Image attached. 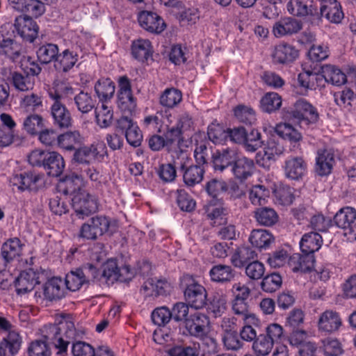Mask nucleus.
<instances>
[{
    "label": "nucleus",
    "mask_w": 356,
    "mask_h": 356,
    "mask_svg": "<svg viewBox=\"0 0 356 356\" xmlns=\"http://www.w3.org/2000/svg\"><path fill=\"white\" fill-rule=\"evenodd\" d=\"M213 153L211 147L209 146L208 143L201 142L197 144L194 152V156L197 164L201 166L207 164L209 157L211 156L212 159Z\"/></svg>",
    "instance_id": "49530a36"
},
{
    "label": "nucleus",
    "mask_w": 356,
    "mask_h": 356,
    "mask_svg": "<svg viewBox=\"0 0 356 356\" xmlns=\"http://www.w3.org/2000/svg\"><path fill=\"white\" fill-rule=\"evenodd\" d=\"M43 270L29 268L22 271L14 283L18 295H24L31 291L37 284H40L44 277Z\"/></svg>",
    "instance_id": "20e7f679"
},
{
    "label": "nucleus",
    "mask_w": 356,
    "mask_h": 356,
    "mask_svg": "<svg viewBox=\"0 0 356 356\" xmlns=\"http://www.w3.org/2000/svg\"><path fill=\"white\" fill-rule=\"evenodd\" d=\"M110 221L105 216L91 218L87 222L83 224L79 236L87 240H95L108 231Z\"/></svg>",
    "instance_id": "39448f33"
},
{
    "label": "nucleus",
    "mask_w": 356,
    "mask_h": 356,
    "mask_svg": "<svg viewBox=\"0 0 356 356\" xmlns=\"http://www.w3.org/2000/svg\"><path fill=\"white\" fill-rule=\"evenodd\" d=\"M210 324L209 318L205 314L195 312L191 314L184 327L188 334L195 338H202L208 333V327Z\"/></svg>",
    "instance_id": "6e6552de"
},
{
    "label": "nucleus",
    "mask_w": 356,
    "mask_h": 356,
    "mask_svg": "<svg viewBox=\"0 0 356 356\" xmlns=\"http://www.w3.org/2000/svg\"><path fill=\"white\" fill-rule=\"evenodd\" d=\"M322 236L316 232L305 234L300 242V248L302 253L314 255L322 245Z\"/></svg>",
    "instance_id": "393cba45"
},
{
    "label": "nucleus",
    "mask_w": 356,
    "mask_h": 356,
    "mask_svg": "<svg viewBox=\"0 0 356 356\" xmlns=\"http://www.w3.org/2000/svg\"><path fill=\"white\" fill-rule=\"evenodd\" d=\"M205 173L203 166L198 164L191 165L183 173V180L188 186H194L202 182Z\"/></svg>",
    "instance_id": "c9c22d12"
},
{
    "label": "nucleus",
    "mask_w": 356,
    "mask_h": 356,
    "mask_svg": "<svg viewBox=\"0 0 356 356\" xmlns=\"http://www.w3.org/2000/svg\"><path fill=\"white\" fill-rule=\"evenodd\" d=\"M237 332L224 334L222 341L227 350H237L242 348L243 343Z\"/></svg>",
    "instance_id": "338daca9"
},
{
    "label": "nucleus",
    "mask_w": 356,
    "mask_h": 356,
    "mask_svg": "<svg viewBox=\"0 0 356 356\" xmlns=\"http://www.w3.org/2000/svg\"><path fill=\"white\" fill-rule=\"evenodd\" d=\"M23 244L18 238H13L6 241L1 247L3 259L9 262L20 254Z\"/></svg>",
    "instance_id": "f704fd0d"
},
{
    "label": "nucleus",
    "mask_w": 356,
    "mask_h": 356,
    "mask_svg": "<svg viewBox=\"0 0 356 356\" xmlns=\"http://www.w3.org/2000/svg\"><path fill=\"white\" fill-rule=\"evenodd\" d=\"M273 341L265 334H259L252 344V349L257 356L268 355L273 346Z\"/></svg>",
    "instance_id": "ea45409f"
},
{
    "label": "nucleus",
    "mask_w": 356,
    "mask_h": 356,
    "mask_svg": "<svg viewBox=\"0 0 356 356\" xmlns=\"http://www.w3.org/2000/svg\"><path fill=\"white\" fill-rule=\"evenodd\" d=\"M13 25L10 23L5 24L0 27V33L3 38L0 41V53L4 54L7 56V51L13 49V47L17 44L11 36L14 34V31H12L11 34H9L8 30L12 29Z\"/></svg>",
    "instance_id": "37998d69"
},
{
    "label": "nucleus",
    "mask_w": 356,
    "mask_h": 356,
    "mask_svg": "<svg viewBox=\"0 0 356 356\" xmlns=\"http://www.w3.org/2000/svg\"><path fill=\"white\" fill-rule=\"evenodd\" d=\"M88 150L92 162L93 161H102L105 156H107V148L105 143L102 141L93 143L90 146H88Z\"/></svg>",
    "instance_id": "e2e57ef3"
},
{
    "label": "nucleus",
    "mask_w": 356,
    "mask_h": 356,
    "mask_svg": "<svg viewBox=\"0 0 356 356\" xmlns=\"http://www.w3.org/2000/svg\"><path fill=\"white\" fill-rule=\"evenodd\" d=\"M254 217L259 225L265 227H272L279 221V216L276 211L267 207L256 209Z\"/></svg>",
    "instance_id": "bb28decb"
},
{
    "label": "nucleus",
    "mask_w": 356,
    "mask_h": 356,
    "mask_svg": "<svg viewBox=\"0 0 356 356\" xmlns=\"http://www.w3.org/2000/svg\"><path fill=\"white\" fill-rule=\"evenodd\" d=\"M269 196V191L262 185L252 186L249 192V199L253 204L262 205Z\"/></svg>",
    "instance_id": "5fc2aeb1"
},
{
    "label": "nucleus",
    "mask_w": 356,
    "mask_h": 356,
    "mask_svg": "<svg viewBox=\"0 0 356 356\" xmlns=\"http://www.w3.org/2000/svg\"><path fill=\"white\" fill-rule=\"evenodd\" d=\"M320 15L333 23H339L343 18L340 3L337 0H323Z\"/></svg>",
    "instance_id": "5701e85b"
},
{
    "label": "nucleus",
    "mask_w": 356,
    "mask_h": 356,
    "mask_svg": "<svg viewBox=\"0 0 356 356\" xmlns=\"http://www.w3.org/2000/svg\"><path fill=\"white\" fill-rule=\"evenodd\" d=\"M227 300L225 298L219 294H215L209 300L208 309L213 314L215 317L221 316L226 310Z\"/></svg>",
    "instance_id": "6e6d98bb"
},
{
    "label": "nucleus",
    "mask_w": 356,
    "mask_h": 356,
    "mask_svg": "<svg viewBox=\"0 0 356 356\" xmlns=\"http://www.w3.org/2000/svg\"><path fill=\"white\" fill-rule=\"evenodd\" d=\"M24 72L22 74L14 70L13 67H3L1 69V74L17 90L26 91L31 90L35 84V76L39 75L42 71L40 65L32 60L30 56L24 58L21 64Z\"/></svg>",
    "instance_id": "f03ea898"
},
{
    "label": "nucleus",
    "mask_w": 356,
    "mask_h": 356,
    "mask_svg": "<svg viewBox=\"0 0 356 356\" xmlns=\"http://www.w3.org/2000/svg\"><path fill=\"white\" fill-rule=\"evenodd\" d=\"M177 204L183 211L191 212L196 206L193 198L184 189L177 191Z\"/></svg>",
    "instance_id": "de8ad7c7"
},
{
    "label": "nucleus",
    "mask_w": 356,
    "mask_h": 356,
    "mask_svg": "<svg viewBox=\"0 0 356 356\" xmlns=\"http://www.w3.org/2000/svg\"><path fill=\"white\" fill-rule=\"evenodd\" d=\"M304 314L300 309H294L291 312L287 318L286 326L292 328V336L291 337V343H292L293 337L297 334H305V332L299 330L298 326L303 323Z\"/></svg>",
    "instance_id": "79ce46f5"
},
{
    "label": "nucleus",
    "mask_w": 356,
    "mask_h": 356,
    "mask_svg": "<svg viewBox=\"0 0 356 356\" xmlns=\"http://www.w3.org/2000/svg\"><path fill=\"white\" fill-rule=\"evenodd\" d=\"M118 105L121 111H134L136 108V99L131 92L118 93Z\"/></svg>",
    "instance_id": "0e129e2a"
},
{
    "label": "nucleus",
    "mask_w": 356,
    "mask_h": 356,
    "mask_svg": "<svg viewBox=\"0 0 356 356\" xmlns=\"http://www.w3.org/2000/svg\"><path fill=\"white\" fill-rule=\"evenodd\" d=\"M260 104L263 111H275L281 107L282 99L278 94L269 92L261 98Z\"/></svg>",
    "instance_id": "c03bdc74"
},
{
    "label": "nucleus",
    "mask_w": 356,
    "mask_h": 356,
    "mask_svg": "<svg viewBox=\"0 0 356 356\" xmlns=\"http://www.w3.org/2000/svg\"><path fill=\"white\" fill-rule=\"evenodd\" d=\"M275 132L283 139H287L292 143L301 140L302 135L289 123H281L276 126Z\"/></svg>",
    "instance_id": "4c0bfd02"
},
{
    "label": "nucleus",
    "mask_w": 356,
    "mask_h": 356,
    "mask_svg": "<svg viewBox=\"0 0 356 356\" xmlns=\"http://www.w3.org/2000/svg\"><path fill=\"white\" fill-rule=\"evenodd\" d=\"M74 154L71 159V165H89L92 160L88 150V146L82 145L74 149Z\"/></svg>",
    "instance_id": "680f3d73"
},
{
    "label": "nucleus",
    "mask_w": 356,
    "mask_h": 356,
    "mask_svg": "<svg viewBox=\"0 0 356 356\" xmlns=\"http://www.w3.org/2000/svg\"><path fill=\"white\" fill-rule=\"evenodd\" d=\"M341 325L342 321L339 314L334 310H325L320 315L318 321L319 330L326 333L339 330Z\"/></svg>",
    "instance_id": "6ab92c4d"
},
{
    "label": "nucleus",
    "mask_w": 356,
    "mask_h": 356,
    "mask_svg": "<svg viewBox=\"0 0 356 356\" xmlns=\"http://www.w3.org/2000/svg\"><path fill=\"white\" fill-rule=\"evenodd\" d=\"M238 154L236 149L229 147L216 150L212 154L213 170L222 172L228 167H232Z\"/></svg>",
    "instance_id": "9b49d317"
},
{
    "label": "nucleus",
    "mask_w": 356,
    "mask_h": 356,
    "mask_svg": "<svg viewBox=\"0 0 356 356\" xmlns=\"http://www.w3.org/2000/svg\"><path fill=\"white\" fill-rule=\"evenodd\" d=\"M292 114L291 120L294 124H298L300 127H308L311 124L316 123L318 120V113H289Z\"/></svg>",
    "instance_id": "3c124183"
},
{
    "label": "nucleus",
    "mask_w": 356,
    "mask_h": 356,
    "mask_svg": "<svg viewBox=\"0 0 356 356\" xmlns=\"http://www.w3.org/2000/svg\"><path fill=\"white\" fill-rule=\"evenodd\" d=\"M115 84L110 79H100L95 86V92L102 102V108H108L107 104L113 98L115 93Z\"/></svg>",
    "instance_id": "4be33fe9"
},
{
    "label": "nucleus",
    "mask_w": 356,
    "mask_h": 356,
    "mask_svg": "<svg viewBox=\"0 0 356 356\" xmlns=\"http://www.w3.org/2000/svg\"><path fill=\"white\" fill-rule=\"evenodd\" d=\"M236 275V270L229 265H215L209 270L211 280L217 283H230L234 280Z\"/></svg>",
    "instance_id": "b1692460"
},
{
    "label": "nucleus",
    "mask_w": 356,
    "mask_h": 356,
    "mask_svg": "<svg viewBox=\"0 0 356 356\" xmlns=\"http://www.w3.org/2000/svg\"><path fill=\"white\" fill-rule=\"evenodd\" d=\"M287 9L291 14L296 16L304 17L311 15L313 17L316 16L317 19L319 18L317 8L312 6L308 7L299 0H291L287 4Z\"/></svg>",
    "instance_id": "72a5a7b5"
},
{
    "label": "nucleus",
    "mask_w": 356,
    "mask_h": 356,
    "mask_svg": "<svg viewBox=\"0 0 356 356\" xmlns=\"http://www.w3.org/2000/svg\"><path fill=\"white\" fill-rule=\"evenodd\" d=\"M47 155L44 168L47 171V174L53 177L60 176L65 166L64 159L55 152L48 153Z\"/></svg>",
    "instance_id": "c85d7f7f"
},
{
    "label": "nucleus",
    "mask_w": 356,
    "mask_h": 356,
    "mask_svg": "<svg viewBox=\"0 0 356 356\" xmlns=\"http://www.w3.org/2000/svg\"><path fill=\"white\" fill-rule=\"evenodd\" d=\"M138 19L140 26L150 33H160L165 28L163 19L151 11L144 10L140 13Z\"/></svg>",
    "instance_id": "4468645a"
},
{
    "label": "nucleus",
    "mask_w": 356,
    "mask_h": 356,
    "mask_svg": "<svg viewBox=\"0 0 356 356\" xmlns=\"http://www.w3.org/2000/svg\"><path fill=\"white\" fill-rule=\"evenodd\" d=\"M44 176L32 172H24L20 174L13 175L10 183L12 186H17L20 191H29L37 192L43 184Z\"/></svg>",
    "instance_id": "0eeeda50"
},
{
    "label": "nucleus",
    "mask_w": 356,
    "mask_h": 356,
    "mask_svg": "<svg viewBox=\"0 0 356 356\" xmlns=\"http://www.w3.org/2000/svg\"><path fill=\"white\" fill-rule=\"evenodd\" d=\"M321 70L322 72L324 73L327 83L340 86L343 85L347 81L346 74L334 65H325L321 66Z\"/></svg>",
    "instance_id": "473e14b6"
},
{
    "label": "nucleus",
    "mask_w": 356,
    "mask_h": 356,
    "mask_svg": "<svg viewBox=\"0 0 356 356\" xmlns=\"http://www.w3.org/2000/svg\"><path fill=\"white\" fill-rule=\"evenodd\" d=\"M334 164V153L332 149H321L317 151L315 164L317 175L321 177L330 175Z\"/></svg>",
    "instance_id": "ddd939ff"
},
{
    "label": "nucleus",
    "mask_w": 356,
    "mask_h": 356,
    "mask_svg": "<svg viewBox=\"0 0 356 356\" xmlns=\"http://www.w3.org/2000/svg\"><path fill=\"white\" fill-rule=\"evenodd\" d=\"M72 207L79 218H84L98 209L97 200L86 191L76 193L74 195Z\"/></svg>",
    "instance_id": "423d86ee"
},
{
    "label": "nucleus",
    "mask_w": 356,
    "mask_h": 356,
    "mask_svg": "<svg viewBox=\"0 0 356 356\" xmlns=\"http://www.w3.org/2000/svg\"><path fill=\"white\" fill-rule=\"evenodd\" d=\"M299 56L298 50L287 43H280L275 46L273 58L275 63L289 64L293 62Z\"/></svg>",
    "instance_id": "412c9836"
},
{
    "label": "nucleus",
    "mask_w": 356,
    "mask_h": 356,
    "mask_svg": "<svg viewBox=\"0 0 356 356\" xmlns=\"http://www.w3.org/2000/svg\"><path fill=\"white\" fill-rule=\"evenodd\" d=\"M205 188L211 197L216 198L220 194L226 192L228 186L224 180L214 178L207 183Z\"/></svg>",
    "instance_id": "4d7b16f0"
},
{
    "label": "nucleus",
    "mask_w": 356,
    "mask_h": 356,
    "mask_svg": "<svg viewBox=\"0 0 356 356\" xmlns=\"http://www.w3.org/2000/svg\"><path fill=\"white\" fill-rule=\"evenodd\" d=\"M64 284L67 285V275L65 276L64 282L60 277H52L44 284L42 293L38 291L35 293V297L51 301L59 300L64 297Z\"/></svg>",
    "instance_id": "9d476101"
},
{
    "label": "nucleus",
    "mask_w": 356,
    "mask_h": 356,
    "mask_svg": "<svg viewBox=\"0 0 356 356\" xmlns=\"http://www.w3.org/2000/svg\"><path fill=\"white\" fill-rule=\"evenodd\" d=\"M39 140L45 145H53L54 143H60L64 140L65 134L58 135L53 130L44 129L39 132Z\"/></svg>",
    "instance_id": "69168bd1"
},
{
    "label": "nucleus",
    "mask_w": 356,
    "mask_h": 356,
    "mask_svg": "<svg viewBox=\"0 0 356 356\" xmlns=\"http://www.w3.org/2000/svg\"><path fill=\"white\" fill-rule=\"evenodd\" d=\"M314 262V255L305 253H294L288 259V264L294 273H305L312 271Z\"/></svg>",
    "instance_id": "f3484780"
},
{
    "label": "nucleus",
    "mask_w": 356,
    "mask_h": 356,
    "mask_svg": "<svg viewBox=\"0 0 356 356\" xmlns=\"http://www.w3.org/2000/svg\"><path fill=\"white\" fill-rule=\"evenodd\" d=\"M254 170V163L252 159L245 156H236L232 166V172L236 179L243 181L250 177Z\"/></svg>",
    "instance_id": "aec40b11"
},
{
    "label": "nucleus",
    "mask_w": 356,
    "mask_h": 356,
    "mask_svg": "<svg viewBox=\"0 0 356 356\" xmlns=\"http://www.w3.org/2000/svg\"><path fill=\"white\" fill-rule=\"evenodd\" d=\"M298 81L300 86L310 90L321 88L326 82L321 67L318 72L308 70L300 73L298 76Z\"/></svg>",
    "instance_id": "a211bd4d"
},
{
    "label": "nucleus",
    "mask_w": 356,
    "mask_h": 356,
    "mask_svg": "<svg viewBox=\"0 0 356 356\" xmlns=\"http://www.w3.org/2000/svg\"><path fill=\"white\" fill-rule=\"evenodd\" d=\"M249 241L252 246L259 250H262L269 248L274 243L275 238L269 231L259 229L252 231L249 237Z\"/></svg>",
    "instance_id": "a878e982"
},
{
    "label": "nucleus",
    "mask_w": 356,
    "mask_h": 356,
    "mask_svg": "<svg viewBox=\"0 0 356 356\" xmlns=\"http://www.w3.org/2000/svg\"><path fill=\"white\" fill-rule=\"evenodd\" d=\"M335 225L344 230L354 223L356 220V209L351 207L341 208L334 216Z\"/></svg>",
    "instance_id": "c756f323"
},
{
    "label": "nucleus",
    "mask_w": 356,
    "mask_h": 356,
    "mask_svg": "<svg viewBox=\"0 0 356 356\" xmlns=\"http://www.w3.org/2000/svg\"><path fill=\"white\" fill-rule=\"evenodd\" d=\"M257 257V253L248 246L238 248L231 257V263L236 268H243Z\"/></svg>",
    "instance_id": "cd10ccee"
},
{
    "label": "nucleus",
    "mask_w": 356,
    "mask_h": 356,
    "mask_svg": "<svg viewBox=\"0 0 356 356\" xmlns=\"http://www.w3.org/2000/svg\"><path fill=\"white\" fill-rule=\"evenodd\" d=\"M179 284L184 300L191 307L201 309L207 305V291L193 275L184 274L180 277Z\"/></svg>",
    "instance_id": "7ed1b4c3"
},
{
    "label": "nucleus",
    "mask_w": 356,
    "mask_h": 356,
    "mask_svg": "<svg viewBox=\"0 0 356 356\" xmlns=\"http://www.w3.org/2000/svg\"><path fill=\"white\" fill-rule=\"evenodd\" d=\"M182 99V95L179 90L171 88L165 90L160 98L161 104L169 108L178 104Z\"/></svg>",
    "instance_id": "09e8293b"
},
{
    "label": "nucleus",
    "mask_w": 356,
    "mask_h": 356,
    "mask_svg": "<svg viewBox=\"0 0 356 356\" xmlns=\"http://www.w3.org/2000/svg\"><path fill=\"white\" fill-rule=\"evenodd\" d=\"M190 305L186 302H177L174 305L170 313L172 314V320L176 322L186 323L188 319Z\"/></svg>",
    "instance_id": "bf43d9fd"
},
{
    "label": "nucleus",
    "mask_w": 356,
    "mask_h": 356,
    "mask_svg": "<svg viewBox=\"0 0 356 356\" xmlns=\"http://www.w3.org/2000/svg\"><path fill=\"white\" fill-rule=\"evenodd\" d=\"M65 313L56 315L55 325H45L40 329L42 339L32 341L28 346L26 353L28 356H51V348L48 343H51L58 350V354L67 351V325Z\"/></svg>",
    "instance_id": "f257e3e1"
},
{
    "label": "nucleus",
    "mask_w": 356,
    "mask_h": 356,
    "mask_svg": "<svg viewBox=\"0 0 356 356\" xmlns=\"http://www.w3.org/2000/svg\"><path fill=\"white\" fill-rule=\"evenodd\" d=\"M282 284V277L278 273H271L264 277L261 288L265 292L273 293L279 289Z\"/></svg>",
    "instance_id": "603ef678"
},
{
    "label": "nucleus",
    "mask_w": 356,
    "mask_h": 356,
    "mask_svg": "<svg viewBox=\"0 0 356 356\" xmlns=\"http://www.w3.org/2000/svg\"><path fill=\"white\" fill-rule=\"evenodd\" d=\"M265 268L261 262L258 261H252L245 266V273L248 277L252 280H259L261 278L264 274Z\"/></svg>",
    "instance_id": "774afa93"
},
{
    "label": "nucleus",
    "mask_w": 356,
    "mask_h": 356,
    "mask_svg": "<svg viewBox=\"0 0 356 356\" xmlns=\"http://www.w3.org/2000/svg\"><path fill=\"white\" fill-rule=\"evenodd\" d=\"M152 320L155 325L165 326L172 320L170 310L166 307L155 309L152 313Z\"/></svg>",
    "instance_id": "052dcab7"
},
{
    "label": "nucleus",
    "mask_w": 356,
    "mask_h": 356,
    "mask_svg": "<svg viewBox=\"0 0 356 356\" xmlns=\"http://www.w3.org/2000/svg\"><path fill=\"white\" fill-rule=\"evenodd\" d=\"M302 29V23L293 17H284L276 22L273 27L274 35L277 38L291 35Z\"/></svg>",
    "instance_id": "2eb2a0df"
},
{
    "label": "nucleus",
    "mask_w": 356,
    "mask_h": 356,
    "mask_svg": "<svg viewBox=\"0 0 356 356\" xmlns=\"http://www.w3.org/2000/svg\"><path fill=\"white\" fill-rule=\"evenodd\" d=\"M86 275L83 270L76 268L75 270H71L68 274V290L76 291L80 289L82 285L87 283Z\"/></svg>",
    "instance_id": "8fccbe9b"
},
{
    "label": "nucleus",
    "mask_w": 356,
    "mask_h": 356,
    "mask_svg": "<svg viewBox=\"0 0 356 356\" xmlns=\"http://www.w3.org/2000/svg\"><path fill=\"white\" fill-rule=\"evenodd\" d=\"M14 26L18 35L26 42H33L38 36L39 27L31 16L17 17Z\"/></svg>",
    "instance_id": "1a4fd4ad"
},
{
    "label": "nucleus",
    "mask_w": 356,
    "mask_h": 356,
    "mask_svg": "<svg viewBox=\"0 0 356 356\" xmlns=\"http://www.w3.org/2000/svg\"><path fill=\"white\" fill-rule=\"evenodd\" d=\"M131 54L134 58L140 62L147 60L152 56L151 42L148 40L139 39L133 42Z\"/></svg>",
    "instance_id": "7c9ffc66"
},
{
    "label": "nucleus",
    "mask_w": 356,
    "mask_h": 356,
    "mask_svg": "<svg viewBox=\"0 0 356 356\" xmlns=\"http://www.w3.org/2000/svg\"><path fill=\"white\" fill-rule=\"evenodd\" d=\"M57 45L48 43L41 46L37 51V56L41 63L47 64L58 56Z\"/></svg>",
    "instance_id": "58836bf2"
},
{
    "label": "nucleus",
    "mask_w": 356,
    "mask_h": 356,
    "mask_svg": "<svg viewBox=\"0 0 356 356\" xmlns=\"http://www.w3.org/2000/svg\"><path fill=\"white\" fill-rule=\"evenodd\" d=\"M72 356H95V348L90 343L83 341H76L71 347Z\"/></svg>",
    "instance_id": "864d4df0"
},
{
    "label": "nucleus",
    "mask_w": 356,
    "mask_h": 356,
    "mask_svg": "<svg viewBox=\"0 0 356 356\" xmlns=\"http://www.w3.org/2000/svg\"><path fill=\"white\" fill-rule=\"evenodd\" d=\"M58 0H29L25 13L38 17L45 12V5L56 3Z\"/></svg>",
    "instance_id": "a19ab883"
},
{
    "label": "nucleus",
    "mask_w": 356,
    "mask_h": 356,
    "mask_svg": "<svg viewBox=\"0 0 356 356\" xmlns=\"http://www.w3.org/2000/svg\"><path fill=\"white\" fill-rule=\"evenodd\" d=\"M22 344V337L16 330H10L0 341V356H15Z\"/></svg>",
    "instance_id": "f8f14e48"
},
{
    "label": "nucleus",
    "mask_w": 356,
    "mask_h": 356,
    "mask_svg": "<svg viewBox=\"0 0 356 356\" xmlns=\"http://www.w3.org/2000/svg\"><path fill=\"white\" fill-rule=\"evenodd\" d=\"M274 195L280 204L287 205L292 203L294 198L293 188L287 185H280L274 190Z\"/></svg>",
    "instance_id": "13d9d810"
},
{
    "label": "nucleus",
    "mask_w": 356,
    "mask_h": 356,
    "mask_svg": "<svg viewBox=\"0 0 356 356\" xmlns=\"http://www.w3.org/2000/svg\"><path fill=\"white\" fill-rule=\"evenodd\" d=\"M245 149L249 152H254L264 145L261 133L257 129H252L246 132L243 142Z\"/></svg>",
    "instance_id": "e433bc0d"
},
{
    "label": "nucleus",
    "mask_w": 356,
    "mask_h": 356,
    "mask_svg": "<svg viewBox=\"0 0 356 356\" xmlns=\"http://www.w3.org/2000/svg\"><path fill=\"white\" fill-rule=\"evenodd\" d=\"M24 127L29 134H37L44 128V120L38 114H31L25 119Z\"/></svg>",
    "instance_id": "a18cd8bd"
},
{
    "label": "nucleus",
    "mask_w": 356,
    "mask_h": 356,
    "mask_svg": "<svg viewBox=\"0 0 356 356\" xmlns=\"http://www.w3.org/2000/svg\"><path fill=\"white\" fill-rule=\"evenodd\" d=\"M118 266L115 259H109L102 267V273L99 281L108 286L118 281Z\"/></svg>",
    "instance_id": "2f4dec72"
},
{
    "label": "nucleus",
    "mask_w": 356,
    "mask_h": 356,
    "mask_svg": "<svg viewBox=\"0 0 356 356\" xmlns=\"http://www.w3.org/2000/svg\"><path fill=\"white\" fill-rule=\"evenodd\" d=\"M285 176L292 180H299L307 170V163L301 156H290L284 161Z\"/></svg>",
    "instance_id": "dca6fc26"
}]
</instances>
